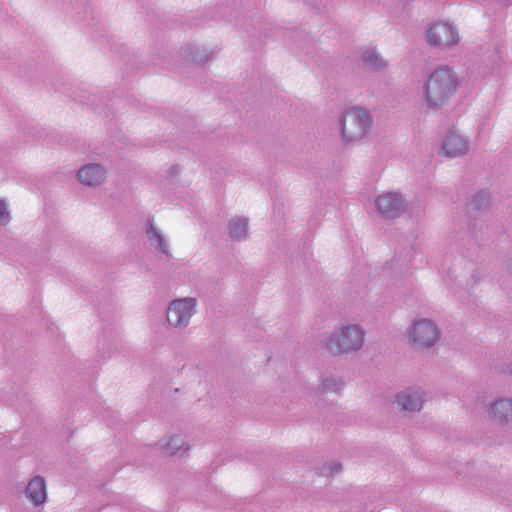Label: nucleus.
Returning a JSON list of instances; mask_svg holds the SVG:
<instances>
[{
	"label": "nucleus",
	"mask_w": 512,
	"mask_h": 512,
	"mask_svg": "<svg viewBox=\"0 0 512 512\" xmlns=\"http://www.w3.org/2000/svg\"><path fill=\"white\" fill-rule=\"evenodd\" d=\"M457 77L450 68L434 70L428 77L424 89L425 100L429 107H440L447 103L456 92Z\"/></svg>",
	"instance_id": "nucleus-1"
},
{
	"label": "nucleus",
	"mask_w": 512,
	"mask_h": 512,
	"mask_svg": "<svg viewBox=\"0 0 512 512\" xmlns=\"http://www.w3.org/2000/svg\"><path fill=\"white\" fill-rule=\"evenodd\" d=\"M372 119L363 109L354 107L346 112L341 122V132L347 142L362 139L367 133Z\"/></svg>",
	"instance_id": "nucleus-2"
},
{
	"label": "nucleus",
	"mask_w": 512,
	"mask_h": 512,
	"mask_svg": "<svg viewBox=\"0 0 512 512\" xmlns=\"http://www.w3.org/2000/svg\"><path fill=\"white\" fill-rule=\"evenodd\" d=\"M364 342V333L356 325L347 326L330 339L327 350L330 354L349 352L359 349Z\"/></svg>",
	"instance_id": "nucleus-3"
},
{
	"label": "nucleus",
	"mask_w": 512,
	"mask_h": 512,
	"mask_svg": "<svg viewBox=\"0 0 512 512\" xmlns=\"http://www.w3.org/2000/svg\"><path fill=\"white\" fill-rule=\"evenodd\" d=\"M459 40L457 30L448 22L438 21L427 28V43L438 48H447Z\"/></svg>",
	"instance_id": "nucleus-4"
},
{
	"label": "nucleus",
	"mask_w": 512,
	"mask_h": 512,
	"mask_svg": "<svg viewBox=\"0 0 512 512\" xmlns=\"http://www.w3.org/2000/svg\"><path fill=\"white\" fill-rule=\"evenodd\" d=\"M439 336L438 328L428 319L418 320L412 326L411 339L420 348L433 346L439 339Z\"/></svg>",
	"instance_id": "nucleus-5"
},
{
	"label": "nucleus",
	"mask_w": 512,
	"mask_h": 512,
	"mask_svg": "<svg viewBox=\"0 0 512 512\" xmlns=\"http://www.w3.org/2000/svg\"><path fill=\"white\" fill-rule=\"evenodd\" d=\"M195 306L196 300L193 298L173 301L167 312L168 322L175 327L185 326Z\"/></svg>",
	"instance_id": "nucleus-6"
},
{
	"label": "nucleus",
	"mask_w": 512,
	"mask_h": 512,
	"mask_svg": "<svg viewBox=\"0 0 512 512\" xmlns=\"http://www.w3.org/2000/svg\"><path fill=\"white\" fill-rule=\"evenodd\" d=\"M379 212L389 218L397 217L403 209V199L395 193H386L376 199Z\"/></svg>",
	"instance_id": "nucleus-7"
},
{
	"label": "nucleus",
	"mask_w": 512,
	"mask_h": 512,
	"mask_svg": "<svg viewBox=\"0 0 512 512\" xmlns=\"http://www.w3.org/2000/svg\"><path fill=\"white\" fill-rule=\"evenodd\" d=\"M467 150L466 140L454 132H449L444 138L440 153L448 157H458L464 155Z\"/></svg>",
	"instance_id": "nucleus-8"
},
{
	"label": "nucleus",
	"mask_w": 512,
	"mask_h": 512,
	"mask_svg": "<svg viewBox=\"0 0 512 512\" xmlns=\"http://www.w3.org/2000/svg\"><path fill=\"white\" fill-rule=\"evenodd\" d=\"M26 495L34 505H40L46 500V486L41 477L33 478L26 487Z\"/></svg>",
	"instance_id": "nucleus-9"
},
{
	"label": "nucleus",
	"mask_w": 512,
	"mask_h": 512,
	"mask_svg": "<svg viewBox=\"0 0 512 512\" xmlns=\"http://www.w3.org/2000/svg\"><path fill=\"white\" fill-rule=\"evenodd\" d=\"M104 176L105 170L100 165H87L78 172L79 180L86 185H97Z\"/></svg>",
	"instance_id": "nucleus-10"
},
{
	"label": "nucleus",
	"mask_w": 512,
	"mask_h": 512,
	"mask_svg": "<svg viewBox=\"0 0 512 512\" xmlns=\"http://www.w3.org/2000/svg\"><path fill=\"white\" fill-rule=\"evenodd\" d=\"M397 402L402 410L419 411L422 405V394L420 391L403 392L398 395Z\"/></svg>",
	"instance_id": "nucleus-11"
},
{
	"label": "nucleus",
	"mask_w": 512,
	"mask_h": 512,
	"mask_svg": "<svg viewBox=\"0 0 512 512\" xmlns=\"http://www.w3.org/2000/svg\"><path fill=\"white\" fill-rule=\"evenodd\" d=\"M490 413L500 422L512 421V400H500L494 403Z\"/></svg>",
	"instance_id": "nucleus-12"
},
{
	"label": "nucleus",
	"mask_w": 512,
	"mask_h": 512,
	"mask_svg": "<svg viewBox=\"0 0 512 512\" xmlns=\"http://www.w3.org/2000/svg\"><path fill=\"white\" fill-rule=\"evenodd\" d=\"M247 222L245 219H237L231 222L230 234L233 238H241L246 234Z\"/></svg>",
	"instance_id": "nucleus-13"
},
{
	"label": "nucleus",
	"mask_w": 512,
	"mask_h": 512,
	"mask_svg": "<svg viewBox=\"0 0 512 512\" xmlns=\"http://www.w3.org/2000/svg\"><path fill=\"white\" fill-rule=\"evenodd\" d=\"M363 61L373 68H380L383 66L382 60L376 55L374 51H366L362 55Z\"/></svg>",
	"instance_id": "nucleus-14"
},
{
	"label": "nucleus",
	"mask_w": 512,
	"mask_h": 512,
	"mask_svg": "<svg viewBox=\"0 0 512 512\" xmlns=\"http://www.w3.org/2000/svg\"><path fill=\"white\" fill-rule=\"evenodd\" d=\"M180 439L177 437H172L166 443L164 450L167 455H174L176 453V448L179 447Z\"/></svg>",
	"instance_id": "nucleus-15"
},
{
	"label": "nucleus",
	"mask_w": 512,
	"mask_h": 512,
	"mask_svg": "<svg viewBox=\"0 0 512 512\" xmlns=\"http://www.w3.org/2000/svg\"><path fill=\"white\" fill-rule=\"evenodd\" d=\"M8 212L6 209V204L3 200H0V222L6 223L8 221Z\"/></svg>",
	"instance_id": "nucleus-16"
}]
</instances>
